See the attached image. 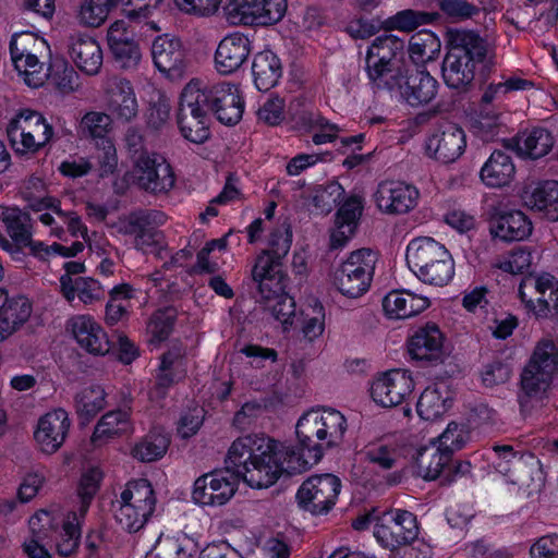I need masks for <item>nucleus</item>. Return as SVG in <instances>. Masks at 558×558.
<instances>
[{"mask_svg":"<svg viewBox=\"0 0 558 558\" xmlns=\"http://www.w3.org/2000/svg\"><path fill=\"white\" fill-rule=\"evenodd\" d=\"M106 108L111 119L128 123L137 117L138 102L130 81L108 76L102 84Z\"/></svg>","mask_w":558,"mask_h":558,"instance_id":"f3484780","label":"nucleus"},{"mask_svg":"<svg viewBox=\"0 0 558 558\" xmlns=\"http://www.w3.org/2000/svg\"><path fill=\"white\" fill-rule=\"evenodd\" d=\"M515 173L510 155L502 150H494L480 171L482 182L488 187L508 185Z\"/></svg>","mask_w":558,"mask_h":558,"instance_id":"473e14b6","label":"nucleus"},{"mask_svg":"<svg viewBox=\"0 0 558 558\" xmlns=\"http://www.w3.org/2000/svg\"><path fill=\"white\" fill-rule=\"evenodd\" d=\"M33 313V304L28 298L5 294L0 305V342L23 328Z\"/></svg>","mask_w":558,"mask_h":558,"instance_id":"bb28decb","label":"nucleus"},{"mask_svg":"<svg viewBox=\"0 0 558 558\" xmlns=\"http://www.w3.org/2000/svg\"><path fill=\"white\" fill-rule=\"evenodd\" d=\"M205 100L201 82H190L181 93L178 125L183 137L195 144H202L209 137Z\"/></svg>","mask_w":558,"mask_h":558,"instance_id":"423d86ee","label":"nucleus"},{"mask_svg":"<svg viewBox=\"0 0 558 558\" xmlns=\"http://www.w3.org/2000/svg\"><path fill=\"white\" fill-rule=\"evenodd\" d=\"M197 548L196 545L190 538H184L181 543L172 539H166L159 542L153 551L150 557L155 558H194Z\"/></svg>","mask_w":558,"mask_h":558,"instance_id":"6e6d98bb","label":"nucleus"},{"mask_svg":"<svg viewBox=\"0 0 558 558\" xmlns=\"http://www.w3.org/2000/svg\"><path fill=\"white\" fill-rule=\"evenodd\" d=\"M112 125L111 116L99 111H89L81 119L78 131L85 137L105 138Z\"/></svg>","mask_w":558,"mask_h":558,"instance_id":"603ef678","label":"nucleus"},{"mask_svg":"<svg viewBox=\"0 0 558 558\" xmlns=\"http://www.w3.org/2000/svg\"><path fill=\"white\" fill-rule=\"evenodd\" d=\"M529 203L532 208L542 211L550 221H558V181L541 182L532 192Z\"/></svg>","mask_w":558,"mask_h":558,"instance_id":"a19ab883","label":"nucleus"},{"mask_svg":"<svg viewBox=\"0 0 558 558\" xmlns=\"http://www.w3.org/2000/svg\"><path fill=\"white\" fill-rule=\"evenodd\" d=\"M415 388V381L407 369H390L376 377L371 387L373 400L385 408L400 404Z\"/></svg>","mask_w":558,"mask_h":558,"instance_id":"6ab92c4d","label":"nucleus"},{"mask_svg":"<svg viewBox=\"0 0 558 558\" xmlns=\"http://www.w3.org/2000/svg\"><path fill=\"white\" fill-rule=\"evenodd\" d=\"M377 254L369 248L352 252L335 274V284L338 291L356 299L366 293L373 280Z\"/></svg>","mask_w":558,"mask_h":558,"instance_id":"6e6552de","label":"nucleus"},{"mask_svg":"<svg viewBox=\"0 0 558 558\" xmlns=\"http://www.w3.org/2000/svg\"><path fill=\"white\" fill-rule=\"evenodd\" d=\"M132 423L130 413L125 410L109 411L98 421L92 436V441L98 444L114 436L130 433Z\"/></svg>","mask_w":558,"mask_h":558,"instance_id":"58836bf2","label":"nucleus"},{"mask_svg":"<svg viewBox=\"0 0 558 558\" xmlns=\"http://www.w3.org/2000/svg\"><path fill=\"white\" fill-rule=\"evenodd\" d=\"M383 310L388 318L405 319L416 315L417 299L407 290H395L383 299Z\"/></svg>","mask_w":558,"mask_h":558,"instance_id":"c03bdc74","label":"nucleus"},{"mask_svg":"<svg viewBox=\"0 0 558 558\" xmlns=\"http://www.w3.org/2000/svg\"><path fill=\"white\" fill-rule=\"evenodd\" d=\"M453 404V391L447 380L435 381L421 391V420L436 421Z\"/></svg>","mask_w":558,"mask_h":558,"instance_id":"c756f323","label":"nucleus"},{"mask_svg":"<svg viewBox=\"0 0 558 558\" xmlns=\"http://www.w3.org/2000/svg\"><path fill=\"white\" fill-rule=\"evenodd\" d=\"M439 10L448 19L457 22L466 21L480 14L477 5L466 0H436Z\"/></svg>","mask_w":558,"mask_h":558,"instance_id":"0e129e2a","label":"nucleus"},{"mask_svg":"<svg viewBox=\"0 0 558 558\" xmlns=\"http://www.w3.org/2000/svg\"><path fill=\"white\" fill-rule=\"evenodd\" d=\"M466 135L456 123H441L425 140V153L428 157L441 162H454L465 150Z\"/></svg>","mask_w":558,"mask_h":558,"instance_id":"dca6fc26","label":"nucleus"},{"mask_svg":"<svg viewBox=\"0 0 558 558\" xmlns=\"http://www.w3.org/2000/svg\"><path fill=\"white\" fill-rule=\"evenodd\" d=\"M226 471H216L196 478L192 499L201 506L218 507L226 505L235 494L236 477H242L226 462Z\"/></svg>","mask_w":558,"mask_h":558,"instance_id":"f8f14e48","label":"nucleus"},{"mask_svg":"<svg viewBox=\"0 0 558 558\" xmlns=\"http://www.w3.org/2000/svg\"><path fill=\"white\" fill-rule=\"evenodd\" d=\"M250 53L251 41L248 37L241 33H232L226 36L216 49V69L220 74H232L244 64Z\"/></svg>","mask_w":558,"mask_h":558,"instance_id":"a878e982","label":"nucleus"},{"mask_svg":"<svg viewBox=\"0 0 558 558\" xmlns=\"http://www.w3.org/2000/svg\"><path fill=\"white\" fill-rule=\"evenodd\" d=\"M489 230L493 239L518 242L525 240L532 233L533 225L522 210H498L489 220Z\"/></svg>","mask_w":558,"mask_h":558,"instance_id":"b1692460","label":"nucleus"},{"mask_svg":"<svg viewBox=\"0 0 558 558\" xmlns=\"http://www.w3.org/2000/svg\"><path fill=\"white\" fill-rule=\"evenodd\" d=\"M112 509L117 523L126 532L135 533L144 527L154 510H137V507H131L130 504L112 502Z\"/></svg>","mask_w":558,"mask_h":558,"instance_id":"49530a36","label":"nucleus"},{"mask_svg":"<svg viewBox=\"0 0 558 558\" xmlns=\"http://www.w3.org/2000/svg\"><path fill=\"white\" fill-rule=\"evenodd\" d=\"M64 219H66V211L60 207V201L53 199L38 216V220L49 228L51 236L62 240L66 233L64 229Z\"/></svg>","mask_w":558,"mask_h":558,"instance_id":"13d9d810","label":"nucleus"},{"mask_svg":"<svg viewBox=\"0 0 558 558\" xmlns=\"http://www.w3.org/2000/svg\"><path fill=\"white\" fill-rule=\"evenodd\" d=\"M404 47L403 40L393 35H383L376 37L369 46L366 58L378 59V62L391 63L398 52Z\"/></svg>","mask_w":558,"mask_h":558,"instance_id":"3c124183","label":"nucleus"},{"mask_svg":"<svg viewBox=\"0 0 558 558\" xmlns=\"http://www.w3.org/2000/svg\"><path fill=\"white\" fill-rule=\"evenodd\" d=\"M7 135L17 155H33L50 142L53 128L40 112L22 109L10 120Z\"/></svg>","mask_w":558,"mask_h":558,"instance_id":"20e7f679","label":"nucleus"},{"mask_svg":"<svg viewBox=\"0 0 558 558\" xmlns=\"http://www.w3.org/2000/svg\"><path fill=\"white\" fill-rule=\"evenodd\" d=\"M111 0H84L78 11V20L89 27L100 26L107 19Z\"/></svg>","mask_w":558,"mask_h":558,"instance_id":"4d7b16f0","label":"nucleus"},{"mask_svg":"<svg viewBox=\"0 0 558 558\" xmlns=\"http://www.w3.org/2000/svg\"><path fill=\"white\" fill-rule=\"evenodd\" d=\"M558 373V349L553 340H541L521 373V389L530 398L545 392Z\"/></svg>","mask_w":558,"mask_h":558,"instance_id":"0eeeda50","label":"nucleus"},{"mask_svg":"<svg viewBox=\"0 0 558 558\" xmlns=\"http://www.w3.org/2000/svg\"><path fill=\"white\" fill-rule=\"evenodd\" d=\"M51 515L47 511H40L31 517L28 524L31 537L23 543L24 553L28 558H50L46 548L53 538Z\"/></svg>","mask_w":558,"mask_h":558,"instance_id":"7c9ffc66","label":"nucleus"},{"mask_svg":"<svg viewBox=\"0 0 558 558\" xmlns=\"http://www.w3.org/2000/svg\"><path fill=\"white\" fill-rule=\"evenodd\" d=\"M341 481L331 473L316 474L306 478L296 492L301 509L320 515L328 513L337 502Z\"/></svg>","mask_w":558,"mask_h":558,"instance_id":"9b49d317","label":"nucleus"},{"mask_svg":"<svg viewBox=\"0 0 558 558\" xmlns=\"http://www.w3.org/2000/svg\"><path fill=\"white\" fill-rule=\"evenodd\" d=\"M106 407V392L100 386H90L75 397V409L78 417L89 422Z\"/></svg>","mask_w":558,"mask_h":558,"instance_id":"a18cd8bd","label":"nucleus"},{"mask_svg":"<svg viewBox=\"0 0 558 558\" xmlns=\"http://www.w3.org/2000/svg\"><path fill=\"white\" fill-rule=\"evenodd\" d=\"M252 72L256 87L267 92L276 86L281 77V62L272 51L264 50L254 57Z\"/></svg>","mask_w":558,"mask_h":558,"instance_id":"c9c22d12","label":"nucleus"},{"mask_svg":"<svg viewBox=\"0 0 558 558\" xmlns=\"http://www.w3.org/2000/svg\"><path fill=\"white\" fill-rule=\"evenodd\" d=\"M107 41L114 62L121 69H134L141 61V50L133 33L123 21L113 22L107 32Z\"/></svg>","mask_w":558,"mask_h":558,"instance_id":"393cba45","label":"nucleus"},{"mask_svg":"<svg viewBox=\"0 0 558 558\" xmlns=\"http://www.w3.org/2000/svg\"><path fill=\"white\" fill-rule=\"evenodd\" d=\"M511 141L512 147L518 154L531 159L546 156L554 145L550 132L542 126H535L531 131L519 132Z\"/></svg>","mask_w":558,"mask_h":558,"instance_id":"72a5a7b5","label":"nucleus"},{"mask_svg":"<svg viewBox=\"0 0 558 558\" xmlns=\"http://www.w3.org/2000/svg\"><path fill=\"white\" fill-rule=\"evenodd\" d=\"M70 425L69 415L63 409H56L43 415L34 432L40 450L46 453L56 452L63 445Z\"/></svg>","mask_w":558,"mask_h":558,"instance_id":"4be33fe9","label":"nucleus"},{"mask_svg":"<svg viewBox=\"0 0 558 558\" xmlns=\"http://www.w3.org/2000/svg\"><path fill=\"white\" fill-rule=\"evenodd\" d=\"M85 517H81L77 512H70L62 525L61 531H56L52 527V541H56L57 550L61 556L68 557L72 555L81 538V525Z\"/></svg>","mask_w":558,"mask_h":558,"instance_id":"79ce46f5","label":"nucleus"},{"mask_svg":"<svg viewBox=\"0 0 558 558\" xmlns=\"http://www.w3.org/2000/svg\"><path fill=\"white\" fill-rule=\"evenodd\" d=\"M227 246V241L225 239H215L208 241L205 246L198 251L196 255V263L192 267V272L196 275L203 274H215L218 271L219 266L217 260L211 257V253L215 250L222 251Z\"/></svg>","mask_w":558,"mask_h":558,"instance_id":"052dcab7","label":"nucleus"},{"mask_svg":"<svg viewBox=\"0 0 558 558\" xmlns=\"http://www.w3.org/2000/svg\"><path fill=\"white\" fill-rule=\"evenodd\" d=\"M421 252L426 257L435 254V257L421 265V282L435 287L447 286L454 276V262L450 252L433 238L422 235Z\"/></svg>","mask_w":558,"mask_h":558,"instance_id":"a211bd4d","label":"nucleus"},{"mask_svg":"<svg viewBox=\"0 0 558 558\" xmlns=\"http://www.w3.org/2000/svg\"><path fill=\"white\" fill-rule=\"evenodd\" d=\"M77 344L90 354L105 355L110 351V341L104 328L90 315H75L68 322Z\"/></svg>","mask_w":558,"mask_h":558,"instance_id":"5701e85b","label":"nucleus"},{"mask_svg":"<svg viewBox=\"0 0 558 558\" xmlns=\"http://www.w3.org/2000/svg\"><path fill=\"white\" fill-rule=\"evenodd\" d=\"M19 76L26 85L33 88L41 86L48 77V69L45 63L39 61L37 53L28 54L25 58L12 62Z\"/></svg>","mask_w":558,"mask_h":558,"instance_id":"de8ad7c7","label":"nucleus"},{"mask_svg":"<svg viewBox=\"0 0 558 558\" xmlns=\"http://www.w3.org/2000/svg\"><path fill=\"white\" fill-rule=\"evenodd\" d=\"M169 445V435L154 428L135 444L132 449V456L142 462L157 461L166 454Z\"/></svg>","mask_w":558,"mask_h":558,"instance_id":"ea45409f","label":"nucleus"},{"mask_svg":"<svg viewBox=\"0 0 558 558\" xmlns=\"http://www.w3.org/2000/svg\"><path fill=\"white\" fill-rule=\"evenodd\" d=\"M69 53L76 66L87 75H96L102 65V50L98 41L84 34L70 37Z\"/></svg>","mask_w":558,"mask_h":558,"instance_id":"cd10ccee","label":"nucleus"},{"mask_svg":"<svg viewBox=\"0 0 558 558\" xmlns=\"http://www.w3.org/2000/svg\"><path fill=\"white\" fill-rule=\"evenodd\" d=\"M518 296L524 308L537 319L558 315V278L549 272L522 278Z\"/></svg>","mask_w":558,"mask_h":558,"instance_id":"1a4fd4ad","label":"nucleus"},{"mask_svg":"<svg viewBox=\"0 0 558 558\" xmlns=\"http://www.w3.org/2000/svg\"><path fill=\"white\" fill-rule=\"evenodd\" d=\"M263 308L269 312L282 325H291L295 313V302L288 293L278 298H271L259 303Z\"/></svg>","mask_w":558,"mask_h":558,"instance_id":"e2e57ef3","label":"nucleus"},{"mask_svg":"<svg viewBox=\"0 0 558 558\" xmlns=\"http://www.w3.org/2000/svg\"><path fill=\"white\" fill-rule=\"evenodd\" d=\"M26 247L31 248L34 256L40 259H47L50 256L56 255L62 257L76 256L78 253L83 252L84 244L80 241H74L70 246L60 243H52L48 245L40 241H33V238H31V244H27Z\"/></svg>","mask_w":558,"mask_h":558,"instance_id":"5fc2aeb1","label":"nucleus"},{"mask_svg":"<svg viewBox=\"0 0 558 558\" xmlns=\"http://www.w3.org/2000/svg\"><path fill=\"white\" fill-rule=\"evenodd\" d=\"M374 536L389 549L410 545L418 537L416 517L405 510L386 512L376 522Z\"/></svg>","mask_w":558,"mask_h":558,"instance_id":"ddd939ff","label":"nucleus"},{"mask_svg":"<svg viewBox=\"0 0 558 558\" xmlns=\"http://www.w3.org/2000/svg\"><path fill=\"white\" fill-rule=\"evenodd\" d=\"M323 458L314 444H300V448L280 442L264 433L238 437L227 453V463L252 488H267L282 473L305 472Z\"/></svg>","mask_w":558,"mask_h":558,"instance_id":"f257e3e1","label":"nucleus"},{"mask_svg":"<svg viewBox=\"0 0 558 558\" xmlns=\"http://www.w3.org/2000/svg\"><path fill=\"white\" fill-rule=\"evenodd\" d=\"M132 178L141 190L153 195L168 194L175 184L171 165L156 151L141 154L134 159Z\"/></svg>","mask_w":558,"mask_h":558,"instance_id":"9d476101","label":"nucleus"},{"mask_svg":"<svg viewBox=\"0 0 558 558\" xmlns=\"http://www.w3.org/2000/svg\"><path fill=\"white\" fill-rule=\"evenodd\" d=\"M287 11V0H263L243 25H268L279 22Z\"/></svg>","mask_w":558,"mask_h":558,"instance_id":"8fccbe9b","label":"nucleus"},{"mask_svg":"<svg viewBox=\"0 0 558 558\" xmlns=\"http://www.w3.org/2000/svg\"><path fill=\"white\" fill-rule=\"evenodd\" d=\"M347 430V420L335 409L312 410L302 415L295 426L299 444H314L324 450L338 446Z\"/></svg>","mask_w":558,"mask_h":558,"instance_id":"7ed1b4c3","label":"nucleus"},{"mask_svg":"<svg viewBox=\"0 0 558 558\" xmlns=\"http://www.w3.org/2000/svg\"><path fill=\"white\" fill-rule=\"evenodd\" d=\"M291 243L292 232L290 226L282 223L270 232L268 248L260 253H267L274 259L281 262V259L289 253Z\"/></svg>","mask_w":558,"mask_h":558,"instance_id":"bf43d9fd","label":"nucleus"},{"mask_svg":"<svg viewBox=\"0 0 558 558\" xmlns=\"http://www.w3.org/2000/svg\"><path fill=\"white\" fill-rule=\"evenodd\" d=\"M452 457L453 454L450 449H447V447L444 449L437 446L436 451L433 453L426 468V473L423 476L424 480L433 481L441 478V481L446 483V475L450 464L452 463Z\"/></svg>","mask_w":558,"mask_h":558,"instance_id":"69168bd1","label":"nucleus"},{"mask_svg":"<svg viewBox=\"0 0 558 558\" xmlns=\"http://www.w3.org/2000/svg\"><path fill=\"white\" fill-rule=\"evenodd\" d=\"M447 44L448 52L442 61L441 73L449 88L464 89L470 86L478 65L482 76L487 78L494 63L487 59V41L477 32L449 29Z\"/></svg>","mask_w":558,"mask_h":558,"instance_id":"f03ea898","label":"nucleus"},{"mask_svg":"<svg viewBox=\"0 0 558 558\" xmlns=\"http://www.w3.org/2000/svg\"><path fill=\"white\" fill-rule=\"evenodd\" d=\"M23 199L27 203L29 209L40 213L54 198L47 196L45 182L37 177H31L21 191Z\"/></svg>","mask_w":558,"mask_h":558,"instance_id":"864d4df0","label":"nucleus"},{"mask_svg":"<svg viewBox=\"0 0 558 558\" xmlns=\"http://www.w3.org/2000/svg\"><path fill=\"white\" fill-rule=\"evenodd\" d=\"M101 478L102 474L98 469H89L82 475L77 488L78 507L73 512H77L81 517L86 515L92 500L99 489Z\"/></svg>","mask_w":558,"mask_h":558,"instance_id":"09e8293b","label":"nucleus"},{"mask_svg":"<svg viewBox=\"0 0 558 558\" xmlns=\"http://www.w3.org/2000/svg\"><path fill=\"white\" fill-rule=\"evenodd\" d=\"M174 319L163 311L154 313L147 324V332L151 343H160L168 339L173 328Z\"/></svg>","mask_w":558,"mask_h":558,"instance_id":"338daca9","label":"nucleus"},{"mask_svg":"<svg viewBox=\"0 0 558 558\" xmlns=\"http://www.w3.org/2000/svg\"><path fill=\"white\" fill-rule=\"evenodd\" d=\"M529 554L531 558H558V534L539 536L531 545Z\"/></svg>","mask_w":558,"mask_h":558,"instance_id":"774afa93","label":"nucleus"},{"mask_svg":"<svg viewBox=\"0 0 558 558\" xmlns=\"http://www.w3.org/2000/svg\"><path fill=\"white\" fill-rule=\"evenodd\" d=\"M201 90L206 97L205 105L217 120L226 125H235L242 119L244 100L239 86L230 83L202 85Z\"/></svg>","mask_w":558,"mask_h":558,"instance_id":"4468645a","label":"nucleus"},{"mask_svg":"<svg viewBox=\"0 0 558 558\" xmlns=\"http://www.w3.org/2000/svg\"><path fill=\"white\" fill-rule=\"evenodd\" d=\"M155 66L170 78H179L186 69V52L179 38L158 36L151 45Z\"/></svg>","mask_w":558,"mask_h":558,"instance_id":"aec40b11","label":"nucleus"},{"mask_svg":"<svg viewBox=\"0 0 558 558\" xmlns=\"http://www.w3.org/2000/svg\"><path fill=\"white\" fill-rule=\"evenodd\" d=\"M362 209V198L359 196H352L341 205L337 213V230L331 234L332 247L343 245L353 233Z\"/></svg>","mask_w":558,"mask_h":558,"instance_id":"e433bc0d","label":"nucleus"},{"mask_svg":"<svg viewBox=\"0 0 558 558\" xmlns=\"http://www.w3.org/2000/svg\"><path fill=\"white\" fill-rule=\"evenodd\" d=\"M184 376L185 348L181 344H175L161 357V364L157 375V386L165 390Z\"/></svg>","mask_w":558,"mask_h":558,"instance_id":"4c0bfd02","label":"nucleus"},{"mask_svg":"<svg viewBox=\"0 0 558 558\" xmlns=\"http://www.w3.org/2000/svg\"><path fill=\"white\" fill-rule=\"evenodd\" d=\"M418 192L402 181H383L375 193L377 207L386 214H405L416 205Z\"/></svg>","mask_w":558,"mask_h":558,"instance_id":"412c9836","label":"nucleus"},{"mask_svg":"<svg viewBox=\"0 0 558 558\" xmlns=\"http://www.w3.org/2000/svg\"><path fill=\"white\" fill-rule=\"evenodd\" d=\"M0 221L11 240L20 247L31 244L33 238V220L28 213L19 207L0 205Z\"/></svg>","mask_w":558,"mask_h":558,"instance_id":"f704fd0d","label":"nucleus"},{"mask_svg":"<svg viewBox=\"0 0 558 558\" xmlns=\"http://www.w3.org/2000/svg\"><path fill=\"white\" fill-rule=\"evenodd\" d=\"M251 275L257 287L255 295L257 303L287 293L289 277L281 262L274 259L267 253H259L256 256Z\"/></svg>","mask_w":558,"mask_h":558,"instance_id":"2eb2a0df","label":"nucleus"},{"mask_svg":"<svg viewBox=\"0 0 558 558\" xmlns=\"http://www.w3.org/2000/svg\"><path fill=\"white\" fill-rule=\"evenodd\" d=\"M45 41L33 33L15 34L10 41V54L12 62L28 54H36L44 46Z\"/></svg>","mask_w":558,"mask_h":558,"instance_id":"680f3d73","label":"nucleus"},{"mask_svg":"<svg viewBox=\"0 0 558 558\" xmlns=\"http://www.w3.org/2000/svg\"><path fill=\"white\" fill-rule=\"evenodd\" d=\"M421 366L424 363L444 364L451 353L446 333L434 322L421 326Z\"/></svg>","mask_w":558,"mask_h":558,"instance_id":"c85d7f7f","label":"nucleus"},{"mask_svg":"<svg viewBox=\"0 0 558 558\" xmlns=\"http://www.w3.org/2000/svg\"><path fill=\"white\" fill-rule=\"evenodd\" d=\"M167 216L156 209H138L120 220L119 232L134 236V246L144 253H155L161 257L166 250L163 234L158 228Z\"/></svg>","mask_w":558,"mask_h":558,"instance_id":"39448f33","label":"nucleus"},{"mask_svg":"<svg viewBox=\"0 0 558 558\" xmlns=\"http://www.w3.org/2000/svg\"><path fill=\"white\" fill-rule=\"evenodd\" d=\"M116 502L130 504L131 507H137V510H155L156 497L151 484L145 478H140L129 482Z\"/></svg>","mask_w":558,"mask_h":558,"instance_id":"37998d69","label":"nucleus"},{"mask_svg":"<svg viewBox=\"0 0 558 558\" xmlns=\"http://www.w3.org/2000/svg\"><path fill=\"white\" fill-rule=\"evenodd\" d=\"M60 292L73 305L76 299L84 305H89L105 296V290L97 280L89 277L73 278L69 275L60 277Z\"/></svg>","mask_w":558,"mask_h":558,"instance_id":"2f4dec72","label":"nucleus"}]
</instances>
